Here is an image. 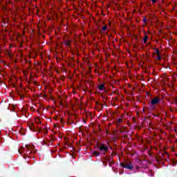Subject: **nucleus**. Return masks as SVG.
Listing matches in <instances>:
<instances>
[{
    "label": "nucleus",
    "mask_w": 177,
    "mask_h": 177,
    "mask_svg": "<svg viewBox=\"0 0 177 177\" xmlns=\"http://www.w3.org/2000/svg\"><path fill=\"white\" fill-rule=\"evenodd\" d=\"M32 150H34V145H26L25 147H21L19 149L18 151L19 154H24V158H27V157H31Z\"/></svg>",
    "instance_id": "obj_1"
},
{
    "label": "nucleus",
    "mask_w": 177,
    "mask_h": 177,
    "mask_svg": "<svg viewBox=\"0 0 177 177\" xmlns=\"http://www.w3.org/2000/svg\"><path fill=\"white\" fill-rule=\"evenodd\" d=\"M120 165L123 168H127V169H133V166L129 160L126 161L125 163H121Z\"/></svg>",
    "instance_id": "obj_2"
},
{
    "label": "nucleus",
    "mask_w": 177,
    "mask_h": 177,
    "mask_svg": "<svg viewBox=\"0 0 177 177\" xmlns=\"http://www.w3.org/2000/svg\"><path fill=\"white\" fill-rule=\"evenodd\" d=\"M153 57L154 59H156V60H161V59H162V57H161V53L158 48H156L153 51Z\"/></svg>",
    "instance_id": "obj_3"
},
{
    "label": "nucleus",
    "mask_w": 177,
    "mask_h": 177,
    "mask_svg": "<svg viewBox=\"0 0 177 177\" xmlns=\"http://www.w3.org/2000/svg\"><path fill=\"white\" fill-rule=\"evenodd\" d=\"M28 125L29 129H30V131H36L37 128H38V126H37V124H35L32 122H29Z\"/></svg>",
    "instance_id": "obj_4"
},
{
    "label": "nucleus",
    "mask_w": 177,
    "mask_h": 177,
    "mask_svg": "<svg viewBox=\"0 0 177 177\" xmlns=\"http://www.w3.org/2000/svg\"><path fill=\"white\" fill-rule=\"evenodd\" d=\"M158 103H160V99L158 97L152 99L151 101V104L153 106L156 104H158Z\"/></svg>",
    "instance_id": "obj_5"
},
{
    "label": "nucleus",
    "mask_w": 177,
    "mask_h": 177,
    "mask_svg": "<svg viewBox=\"0 0 177 177\" xmlns=\"http://www.w3.org/2000/svg\"><path fill=\"white\" fill-rule=\"evenodd\" d=\"M99 149L101 151H107V150H109V147H106L104 145H101L100 147H99Z\"/></svg>",
    "instance_id": "obj_6"
},
{
    "label": "nucleus",
    "mask_w": 177,
    "mask_h": 177,
    "mask_svg": "<svg viewBox=\"0 0 177 177\" xmlns=\"http://www.w3.org/2000/svg\"><path fill=\"white\" fill-rule=\"evenodd\" d=\"M98 89L99 91H103L104 89V85L100 84V86H98Z\"/></svg>",
    "instance_id": "obj_7"
},
{
    "label": "nucleus",
    "mask_w": 177,
    "mask_h": 177,
    "mask_svg": "<svg viewBox=\"0 0 177 177\" xmlns=\"http://www.w3.org/2000/svg\"><path fill=\"white\" fill-rule=\"evenodd\" d=\"M35 122H36L37 124H41V120L39 119V118H36L35 119Z\"/></svg>",
    "instance_id": "obj_8"
},
{
    "label": "nucleus",
    "mask_w": 177,
    "mask_h": 177,
    "mask_svg": "<svg viewBox=\"0 0 177 177\" xmlns=\"http://www.w3.org/2000/svg\"><path fill=\"white\" fill-rule=\"evenodd\" d=\"M71 44V41H70V40H67L66 41V45L67 46H70V44Z\"/></svg>",
    "instance_id": "obj_9"
},
{
    "label": "nucleus",
    "mask_w": 177,
    "mask_h": 177,
    "mask_svg": "<svg viewBox=\"0 0 177 177\" xmlns=\"http://www.w3.org/2000/svg\"><path fill=\"white\" fill-rule=\"evenodd\" d=\"M106 30H107V26H104L102 27V31H106Z\"/></svg>",
    "instance_id": "obj_10"
},
{
    "label": "nucleus",
    "mask_w": 177,
    "mask_h": 177,
    "mask_svg": "<svg viewBox=\"0 0 177 177\" xmlns=\"http://www.w3.org/2000/svg\"><path fill=\"white\" fill-rule=\"evenodd\" d=\"M146 42H147V37L144 38V44H146Z\"/></svg>",
    "instance_id": "obj_11"
},
{
    "label": "nucleus",
    "mask_w": 177,
    "mask_h": 177,
    "mask_svg": "<svg viewBox=\"0 0 177 177\" xmlns=\"http://www.w3.org/2000/svg\"><path fill=\"white\" fill-rule=\"evenodd\" d=\"M94 156H99V153H97V152H94Z\"/></svg>",
    "instance_id": "obj_12"
},
{
    "label": "nucleus",
    "mask_w": 177,
    "mask_h": 177,
    "mask_svg": "<svg viewBox=\"0 0 177 177\" xmlns=\"http://www.w3.org/2000/svg\"><path fill=\"white\" fill-rule=\"evenodd\" d=\"M152 2H153V3H156V0H151Z\"/></svg>",
    "instance_id": "obj_13"
}]
</instances>
